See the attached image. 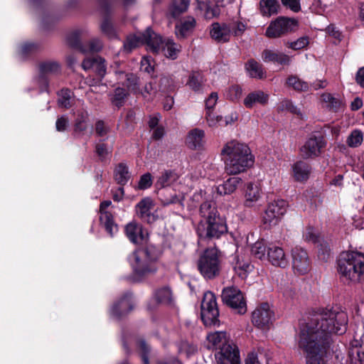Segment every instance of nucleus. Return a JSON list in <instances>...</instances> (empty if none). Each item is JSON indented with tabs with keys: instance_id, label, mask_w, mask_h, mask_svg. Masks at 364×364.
Returning a JSON list of instances; mask_svg holds the SVG:
<instances>
[{
	"instance_id": "nucleus-55",
	"label": "nucleus",
	"mask_w": 364,
	"mask_h": 364,
	"mask_svg": "<svg viewBox=\"0 0 364 364\" xmlns=\"http://www.w3.org/2000/svg\"><path fill=\"white\" fill-rule=\"evenodd\" d=\"M321 99L323 102L326 103V105L329 107L331 109H337L341 105V101L338 99L332 96L329 93H324L321 95Z\"/></svg>"
},
{
	"instance_id": "nucleus-36",
	"label": "nucleus",
	"mask_w": 364,
	"mask_h": 364,
	"mask_svg": "<svg viewBox=\"0 0 364 364\" xmlns=\"http://www.w3.org/2000/svg\"><path fill=\"white\" fill-rule=\"evenodd\" d=\"M242 183L239 177H231L217 188L218 193L220 195L232 193Z\"/></svg>"
},
{
	"instance_id": "nucleus-3",
	"label": "nucleus",
	"mask_w": 364,
	"mask_h": 364,
	"mask_svg": "<svg viewBox=\"0 0 364 364\" xmlns=\"http://www.w3.org/2000/svg\"><path fill=\"white\" fill-rule=\"evenodd\" d=\"M206 348L218 350L215 354L217 364H240L237 347L229 340L226 332L215 331L206 336Z\"/></svg>"
},
{
	"instance_id": "nucleus-50",
	"label": "nucleus",
	"mask_w": 364,
	"mask_h": 364,
	"mask_svg": "<svg viewBox=\"0 0 364 364\" xmlns=\"http://www.w3.org/2000/svg\"><path fill=\"white\" fill-rule=\"evenodd\" d=\"M100 28L102 32L106 35L109 38L114 39L117 38V33L114 28L112 23L108 18H105L102 21Z\"/></svg>"
},
{
	"instance_id": "nucleus-53",
	"label": "nucleus",
	"mask_w": 364,
	"mask_h": 364,
	"mask_svg": "<svg viewBox=\"0 0 364 364\" xmlns=\"http://www.w3.org/2000/svg\"><path fill=\"white\" fill-rule=\"evenodd\" d=\"M197 351L196 346L187 341H181L178 345V352L180 354H184L186 357H189Z\"/></svg>"
},
{
	"instance_id": "nucleus-34",
	"label": "nucleus",
	"mask_w": 364,
	"mask_h": 364,
	"mask_svg": "<svg viewBox=\"0 0 364 364\" xmlns=\"http://www.w3.org/2000/svg\"><path fill=\"white\" fill-rule=\"evenodd\" d=\"M233 268L239 277L245 278L247 274L252 271V266L250 264L249 259H244L239 256H235Z\"/></svg>"
},
{
	"instance_id": "nucleus-41",
	"label": "nucleus",
	"mask_w": 364,
	"mask_h": 364,
	"mask_svg": "<svg viewBox=\"0 0 364 364\" xmlns=\"http://www.w3.org/2000/svg\"><path fill=\"white\" fill-rule=\"evenodd\" d=\"M245 68L251 77L261 79L264 76L262 65L253 59L247 62Z\"/></svg>"
},
{
	"instance_id": "nucleus-10",
	"label": "nucleus",
	"mask_w": 364,
	"mask_h": 364,
	"mask_svg": "<svg viewBox=\"0 0 364 364\" xmlns=\"http://www.w3.org/2000/svg\"><path fill=\"white\" fill-rule=\"evenodd\" d=\"M219 310L216 298L211 291L204 293L201 303V318L205 326L215 325L218 322Z\"/></svg>"
},
{
	"instance_id": "nucleus-24",
	"label": "nucleus",
	"mask_w": 364,
	"mask_h": 364,
	"mask_svg": "<svg viewBox=\"0 0 364 364\" xmlns=\"http://www.w3.org/2000/svg\"><path fill=\"white\" fill-rule=\"evenodd\" d=\"M125 232L127 237L133 243L142 242L147 235L142 226L134 221L130 222L126 225Z\"/></svg>"
},
{
	"instance_id": "nucleus-5",
	"label": "nucleus",
	"mask_w": 364,
	"mask_h": 364,
	"mask_svg": "<svg viewBox=\"0 0 364 364\" xmlns=\"http://www.w3.org/2000/svg\"><path fill=\"white\" fill-rule=\"evenodd\" d=\"M159 257L158 249L148 245L132 252L129 257V262L136 274L144 276L156 271L155 262Z\"/></svg>"
},
{
	"instance_id": "nucleus-23",
	"label": "nucleus",
	"mask_w": 364,
	"mask_h": 364,
	"mask_svg": "<svg viewBox=\"0 0 364 364\" xmlns=\"http://www.w3.org/2000/svg\"><path fill=\"white\" fill-rule=\"evenodd\" d=\"M196 26V20L192 16H187L178 21L175 26V34L178 39L188 36Z\"/></svg>"
},
{
	"instance_id": "nucleus-32",
	"label": "nucleus",
	"mask_w": 364,
	"mask_h": 364,
	"mask_svg": "<svg viewBox=\"0 0 364 364\" xmlns=\"http://www.w3.org/2000/svg\"><path fill=\"white\" fill-rule=\"evenodd\" d=\"M293 176L297 181H304L309 178L311 173L310 166L304 161H297L292 166Z\"/></svg>"
},
{
	"instance_id": "nucleus-17",
	"label": "nucleus",
	"mask_w": 364,
	"mask_h": 364,
	"mask_svg": "<svg viewBox=\"0 0 364 364\" xmlns=\"http://www.w3.org/2000/svg\"><path fill=\"white\" fill-rule=\"evenodd\" d=\"M274 313L268 304L264 303L257 307L252 312V323L259 328L267 327L272 321Z\"/></svg>"
},
{
	"instance_id": "nucleus-52",
	"label": "nucleus",
	"mask_w": 364,
	"mask_h": 364,
	"mask_svg": "<svg viewBox=\"0 0 364 364\" xmlns=\"http://www.w3.org/2000/svg\"><path fill=\"white\" fill-rule=\"evenodd\" d=\"M252 254L257 258L262 259L265 256L266 246L264 240H258L251 247Z\"/></svg>"
},
{
	"instance_id": "nucleus-21",
	"label": "nucleus",
	"mask_w": 364,
	"mask_h": 364,
	"mask_svg": "<svg viewBox=\"0 0 364 364\" xmlns=\"http://www.w3.org/2000/svg\"><path fill=\"white\" fill-rule=\"evenodd\" d=\"M157 37L160 39V41L159 42V49L157 51L152 52L158 53L161 51L166 58L173 60L176 59L181 50V46L177 45L172 39L167 38L166 40H163L158 34Z\"/></svg>"
},
{
	"instance_id": "nucleus-19",
	"label": "nucleus",
	"mask_w": 364,
	"mask_h": 364,
	"mask_svg": "<svg viewBox=\"0 0 364 364\" xmlns=\"http://www.w3.org/2000/svg\"><path fill=\"white\" fill-rule=\"evenodd\" d=\"M111 204L112 202L110 200H105L101 203L100 206V220L107 232L112 236L117 232L118 228L114 223L112 215L106 210V208H107Z\"/></svg>"
},
{
	"instance_id": "nucleus-46",
	"label": "nucleus",
	"mask_w": 364,
	"mask_h": 364,
	"mask_svg": "<svg viewBox=\"0 0 364 364\" xmlns=\"http://www.w3.org/2000/svg\"><path fill=\"white\" fill-rule=\"evenodd\" d=\"M155 297L158 302L164 304H171L173 301L172 291L167 287L158 289L155 293Z\"/></svg>"
},
{
	"instance_id": "nucleus-31",
	"label": "nucleus",
	"mask_w": 364,
	"mask_h": 364,
	"mask_svg": "<svg viewBox=\"0 0 364 364\" xmlns=\"http://www.w3.org/2000/svg\"><path fill=\"white\" fill-rule=\"evenodd\" d=\"M260 198V188L256 183H249L245 193L244 204L247 207H252Z\"/></svg>"
},
{
	"instance_id": "nucleus-40",
	"label": "nucleus",
	"mask_w": 364,
	"mask_h": 364,
	"mask_svg": "<svg viewBox=\"0 0 364 364\" xmlns=\"http://www.w3.org/2000/svg\"><path fill=\"white\" fill-rule=\"evenodd\" d=\"M40 73L42 75H55L60 72V64L54 60H46L39 64Z\"/></svg>"
},
{
	"instance_id": "nucleus-13",
	"label": "nucleus",
	"mask_w": 364,
	"mask_h": 364,
	"mask_svg": "<svg viewBox=\"0 0 364 364\" xmlns=\"http://www.w3.org/2000/svg\"><path fill=\"white\" fill-rule=\"evenodd\" d=\"M291 262L294 272L298 274H306L310 270L311 262L307 252L301 247L291 250Z\"/></svg>"
},
{
	"instance_id": "nucleus-27",
	"label": "nucleus",
	"mask_w": 364,
	"mask_h": 364,
	"mask_svg": "<svg viewBox=\"0 0 364 364\" xmlns=\"http://www.w3.org/2000/svg\"><path fill=\"white\" fill-rule=\"evenodd\" d=\"M178 180V174L173 171H164L158 178L156 182V187L159 190L172 188Z\"/></svg>"
},
{
	"instance_id": "nucleus-12",
	"label": "nucleus",
	"mask_w": 364,
	"mask_h": 364,
	"mask_svg": "<svg viewBox=\"0 0 364 364\" xmlns=\"http://www.w3.org/2000/svg\"><path fill=\"white\" fill-rule=\"evenodd\" d=\"M287 206V203L284 200H277L269 203L263 215L264 224L269 227L277 225L286 213Z\"/></svg>"
},
{
	"instance_id": "nucleus-33",
	"label": "nucleus",
	"mask_w": 364,
	"mask_h": 364,
	"mask_svg": "<svg viewBox=\"0 0 364 364\" xmlns=\"http://www.w3.org/2000/svg\"><path fill=\"white\" fill-rule=\"evenodd\" d=\"M262 58L265 62L277 63L281 65H288L290 62V58L289 55L283 53L275 52L269 50H264Z\"/></svg>"
},
{
	"instance_id": "nucleus-29",
	"label": "nucleus",
	"mask_w": 364,
	"mask_h": 364,
	"mask_svg": "<svg viewBox=\"0 0 364 364\" xmlns=\"http://www.w3.org/2000/svg\"><path fill=\"white\" fill-rule=\"evenodd\" d=\"M205 81L206 80L202 73L193 71L188 76L186 85L194 92H201L203 91Z\"/></svg>"
},
{
	"instance_id": "nucleus-7",
	"label": "nucleus",
	"mask_w": 364,
	"mask_h": 364,
	"mask_svg": "<svg viewBox=\"0 0 364 364\" xmlns=\"http://www.w3.org/2000/svg\"><path fill=\"white\" fill-rule=\"evenodd\" d=\"M160 39L151 28H147L144 33H137L127 36L124 42L123 48L127 53H130L139 46L146 44L150 51H157L159 49Z\"/></svg>"
},
{
	"instance_id": "nucleus-58",
	"label": "nucleus",
	"mask_w": 364,
	"mask_h": 364,
	"mask_svg": "<svg viewBox=\"0 0 364 364\" xmlns=\"http://www.w3.org/2000/svg\"><path fill=\"white\" fill-rule=\"evenodd\" d=\"M152 184V177L149 173L142 175L138 183V188L141 190L146 189L151 187Z\"/></svg>"
},
{
	"instance_id": "nucleus-14",
	"label": "nucleus",
	"mask_w": 364,
	"mask_h": 364,
	"mask_svg": "<svg viewBox=\"0 0 364 364\" xmlns=\"http://www.w3.org/2000/svg\"><path fill=\"white\" fill-rule=\"evenodd\" d=\"M296 26L294 21L287 18H278L272 21L266 30V36L269 38H278L291 31Z\"/></svg>"
},
{
	"instance_id": "nucleus-11",
	"label": "nucleus",
	"mask_w": 364,
	"mask_h": 364,
	"mask_svg": "<svg viewBox=\"0 0 364 364\" xmlns=\"http://www.w3.org/2000/svg\"><path fill=\"white\" fill-rule=\"evenodd\" d=\"M224 304L234 309L240 314L247 311V305L242 291L236 287H227L223 289L221 294Z\"/></svg>"
},
{
	"instance_id": "nucleus-2",
	"label": "nucleus",
	"mask_w": 364,
	"mask_h": 364,
	"mask_svg": "<svg viewBox=\"0 0 364 364\" xmlns=\"http://www.w3.org/2000/svg\"><path fill=\"white\" fill-rule=\"evenodd\" d=\"M225 170L229 175H237L250 168L255 157L247 144L235 139L227 141L220 150Z\"/></svg>"
},
{
	"instance_id": "nucleus-16",
	"label": "nucleus",
	"mask_w": 364,
	"mask_h": 364,
	"mask_svg": "<svg viewBox=\"0 0 364 364\" xmlns=\"http://www.w3.org/2000/svg\"><path fill=\"white\" fill-rule=\"evenodd\" d=\"M325 146L326 141L322 136L311 137L301 147L300 154L304 159L317 156Z\"/></svg>"
},
{
	"instance_id": "nucleus-1",
	"label": "nucleus",
	"mask_w": 364,
	"mask_h": 364,
	"mask_svg": "<svg viewBox=\"0 0 364 364\" xmlns=\"http://www.w3.org/2000/svg\"><path fill=\"white\" fill-rule=\"evenodd\" d=\"M348 324L346 312L323 309L300 326L298 346L306 353V364H326L327 350L333 334H343Z\"/></svg>"
},
{
	"instance_id": "nucleus-28",
	"label": "nucleus",
	"mask_w": 364,
	"mask_h": 364,
	"mask_svg": "<svg viewBox=\"0 0 364 364\" xmlns=\"http://www.w3.org/2000/svg\"><path fill=\"white\" fill-rule=\"evenodd\" d=\"M205 132L203 130L196 128L191 130L186 137V142L188 147L193 149H200L204 144Z\"/></svg>"
},
{
	"instance_id": "nucleus-51",
	"label": "nucleus",
	"mask_w": 364,
	"mask_h": 364,
	"mask_svg": "<svg viewBox=\"0 0 364 364\" xmlns=\"http://www.w3.org/2000/svg\"><path fill=\"white\" fill-rule=\"evenodd\" d=\"M128 92L127 91L122 87H117L111 98L112 104L117 107H120L123 105L125 98L127 97Z\"/></svg>"
},
{
	"instance_id": "nucleus-56",
	"label": "nucleus",
	"mask_w": 364,
	"mask_h": 364,
	"mask_svg": "<svg viewBox=\"0 0 364 364\" xmlns=\"http://www.w3.org/2000/svg\"><path fill=\"white\" fill-rule=\"evenodd\" d=\"M242 94V89L240 86L235 85L230 86L226 91V97L232 101L237 100L240 98Z\"/></svg>"
},
{
	"instance_id": "nucleus-42",
	"label": "nucleus",
	"mask_w": 364,
	"mask_h": 364,
	"mask_svg": "<svg viewBox=\"0 0 364 364\" xmlns=\"http://www.w3.org/2000/svg\"><path fill=\"white\" fill-rule=\"evenodd\" d=\"M89 119L88 113L85 109L77 111V117L75 121V131L83 132L88 127Z\"/></svg>"
},
{
	"instance_id": "nucleus-63",
	"label": "nucleus",
	"mask_w": 364,
	"mask_h": 364,
	"mask_svg": "<svg viewBox=\"0 0 364 364\" xmlns=\"http://www.w3.org/2000/svg\"><path fill=\"white\" fill-rule=\"evenodd\" d=\"M318 256L321 260H328L330 256V248L328 245L321 244L318 250Z\"/></svg>"
},
{
	"instance_id": "nucleus-49",
	"label": "nucleus",
	"mask_w": 364,
	"mask_h": 364,
	"mask_svg": "<svg viewBox=\"0 0 364 364\" xmlns=\"http://www.w3.org/2000/svg\"><path fill=\"white\" fill-rule=\"evenodd\" d=\"M363 140V135L361 131L355 129L351 132L350 134L347 138L346 143L350 147H358L360 146Z\"/></svg>"
},
{
	"instance_id": "nucleus-25",
	"label": "nucleus",
	"mask_w": 364,
	"mask_h": 364,
	"mask_svg": "<svg viewBox=\"0 0 364 364\" xmlns=\"http://www.w3.org/2000/svg\"><path fill=\"white\" fill-rule=\"evenodd\" d=\"M158 196L164 205H169L178 203L181 204L184 198L183 194L177 193L174 188L159 190Z\"/></svg>"
},
{
	"instance_id": "nucleus-38",
	"label": "nucleus",
	"mask_w": 364,
	"mask_h": 364,
	"mask_svg": "<svg viewBox=\"0 0 364 364\" xmlns=\"http://www.w3.org/2000/svg\"><path fill=\"white\" fill-rule=\"evenodd\" d=\"M259 6L261 14L266 16L277 14L280 7L278 0H260Z\"/></svg>"
},
{
	"instance_id": "nucleus-9",
	"label": "nucleus",
	"mask_w": 364,
	"mask_h": 364,
	"mask_svg": "<svg viewBox=\"0 0 364 364\" xmlns=\"http://www.w3.org/2000/svg\"><path fill=\"white\" fill-rule=\"evenodd\" d=\"M196 231L200 240L219 238L227 232L228 228L225 220L218 217L206 221L201 220Z\"/></svg>"
},
{
	"instance_id": "nucleus-57",
	"label": "nucleus",
	"mask_w": 364,
	"mask_h": 364,
	"mask_svg": "<svg viewBox=\"0 0 364 364\" xmlns=\"http://www.w3.org/2000/svg\"><path fill=\"white\" fill-rule=\"evenodd\" d=\"M69 126L68 117L65 115L59 117L55 122V129L58 132H65Z\"/></svg>"
},
{
	"instance_id": "nucleus-6",
	"label": "nucleus",
	"mask_w": 364,
	"mask_h": 364,
	"mask_svg": "<svg viewBox=\"0 0 364 364\" xmlns=\"http://www.w3.org/2000/svg\"><path fill=\"white\" fill-rule=\"evenodd\" d=\"M246 28V24L239 21L224 23H214L211 26L210 34L218 43H226L232 36H241Z\"/></svg>"
},
{
	"instance_id": "nucleus-54",
	"label": "nucleus",
	"mask_w": 364,
	"mask_h": 364,
	"mask_svg": "<svg viewBox=\"0 0 364 364\" xmlns=\"http://www.w3.org/2000/svg\"><path fill=\"white\" fill-rule=\"evenodd\" d=\"M309 43V38L307 36H303L298 38L296 41L286 43V46L289 48L296 50L306 48Z\"/></svg>"
},
{
	"instance_id": "nucleus-47",
	"label": "nucleus",
	"mask_w": 364,
	"mask_h": 364,
	"mask_svg": "<svg viewBox=\"0 0 364 364\" xmlns=\"http://www.w3.org/2000/svg\"><path fill=\"white\" fill-rule=\"evenodd\" d=\"M205 119L208 126L213 129L224 127L223 117L221 115L214 114L213 112L205 113Z\"/></svg>"
},
{
	"instance_id": "nucleus-62",
	"label": "nucleus",
	"mask_w": 364,
	"mask_h": 364,
	"mask_svg": "<svg viewBox=\"0 0 364 364\" xmlns=\"http://www.w3.org/2000/svg\"><path fill=\"white\" fill-rule=\"evenodd\" d=\"M38 46L34 43H26L21 47V53L23 55H28L36 51L38 49Z\"/></svg>"
},
{
	"instance_id": "nucleus-15",
	"label": "nucleus",
	"mask_w": 364,
	"mask_h": 364,
	"mask_svg": "<svg viewBox=\"0 0 364 364\" xmlns=\"http://www.w3.org/2000/svg\"><path fill=\"white\" fill-rule=\"evenodd\" d=\"M155 203L151 198H144L136 205V212L139 218L147 223H152L157 219L155 214Z\"/></svg>"
},
{
	"instance_id": "nucleus-61",
	"label": "nucleus",
	"mask_w": 364,
	"mask_h": 364,
	"mask_svg": "<svg viewBox=\"0 0 364 364\" xmlns=\"http://www.w3.org/2000/svg\"><path fill=\"white\" fill-rule=\"evenodd\" d=\"M303 237L306 240L309 242H312L314 243L318 242V237L316 235L314 229L311 227H309L306 229Z\"/></svg>"
},
{
	"instance_id": "nucleus-64",
	"label": "nucleus",
	"mask_w": 364,
	"mask_h": 364,
	"mask_svg": "<svg viewBox=\"0 0 364 364\" xmlns=\"http://www.w3.org/2000/svg\"><path fill=\"white\" fill-rule=\"evenodd\" d=\"M284 6L289 7L294 11L300 10L299 0H282Z\"/></svg>"
},
{
	"instance_id": "nucleus-20",
	"label": "nucleus",
	"mask_w": 364,
	"mask_h": 364,
	"mask_svg": "<svg viewBox=\"0 0 364 364\" xmlns=\"http://www.w3.org/2000/svg\"><path fill=\"white\" fill-rule=\"evenodd\" d=\"M82 67L85 70H94L97 76L102 80L106 74L107 65L105 60L100 56L87 58L82 63Z\"/></svg>"
},
{
	"instance_id": "nucleus-39",
	"label": "nucleus",
	"mask_w": 364,
	"mask_h": 364,
	"mask_svg": "<svg viewBox=\"0 0 364 364\" xmlns=\"http://www.w3.org/2000/svg\"><path fill=\"white\" fill-rule=\"evenodd\" d=\"M191 0H173L169 6L168 15L173 18L179 16L186 12L188 8Z\"/></svg>"
},
{
	"instance_id": "nucleus-4",
	"label": "nucleus",
	"mask_w": 364,
	"mask_h": 364,
	"mask_svg": "<svg viewBox=\"0 0 364 364\" xmlns=\"http://www.w3.org/2000/svg\"><path fill=\"white\" fill-rule=\"evenodd\" d=\"M338 272L346 281L355 283L364 281V253L342 252L338 259Z\"/></svg>"
},
{
	"instance_id": "nucleus-8",
	"label": "nucleus",
	"mask_w": 364,
	"mask_h": 364,
	"mask_svg": "<svg viewBox=\"0 0 364 364\" xmlns=\"http://www.w3.org/2000/svg\"><path fill=\"white\" fill-rule=\"evenodd\" d=\"M220 267L218 250L215 247L206 249L198 260V269L205 279H211L218 277Z\"/></svg>"
},
{
	"instance_id": "nucleus-35",
	"label": "nucleus",
	"mask_w": 364,
	"mask_h": 364,
	"mask_svg": "<svg viewBox=\"0 0 364 364\" xmlns=\"http://www.w3.org/2000/svg\"><path fill=\"white\" fill-rule=\"evenodd\" d=\"M115 74L117 76V80L119 82L126 85L128 89L132 90L134 92H136L139 90L137 85V77L132 73H125L122 70H115Z\"/></svg>"
},
{
	"instance_id": "nucleus-22",
	"label": "nucleus",
	"mask_w": 364,
	"mask_h": 364,
	"mask_svg": "<svg viewBox=\"0 0 364 364\" xmlns=\"http://www.w3.org/2000/svg\"><path fill=\"white\" fill-rule=\"evenodd\" d=\"M267 256L269 262L274 265L284 267L287 265V259L284 250L277 245H270L267 249Z\"/></svg>"
},
{
	"instance_id": "nucleus-59",
	"label": "nucleus",
	"mask_w": 364,
	"mask_h": 364,
	"mask_svg": "<svg viewBox=\"0 0 364 364\" xmlns=\"http://www.w3.org/2000/svg\"><path fill=\"white\" fill-rule=\"evenodd\" d=\"M218 100V95L217 92H212L209 97L205 100V109L206 113L208 112H213V109L215 106Z\"/></svg>"
},
{
	"instance_id": "nucleus-37",
	"label": "nucleus",
	"mask_w": 364,
	"mask_h": 364,
	"mask_svg": "<svg viewBox=\"0 0 364 364\" xmlns=\"http://www.w3.org/2000/svg\"><path fill=\"white\" fill-rule=\"evenodd\" d=\"M200 215L203 218V221L220 217L215 203L211 201H205L201 204Z\"/></svg>"
},
{
	"instance_id": "nucleus-18",
	"label": "nucleus",
	"mask_w": 364,
	"mask_h": 364,
	"mask_svg": "<svg viewBox=\"0 0 364 364\" xmlns=\"http://www.w3.org/2000/svg\"><path fill=\"white\" fill-rule=\"evenodd\" d=\"M133 308L132 294H126L113 304L111 309V314L112 316L119 318L127 315Z\"/></svg>"
},
{
	"instance_id": "nucleus-43",
	"label": "nucleus",
	"mask_w": 364,
	"mask_h": 364,
	"mask_svg": "<svg viewBox=\"0 0 364 364\" xmlns=\"http://www.w3.org/2000/svg\"><path fill=\"white\" fill-rule=\"evenodd\" d=\"M114 177L119 184L125 185L130 177L128 167L124 164H119L115 168Z\"/></svg>"
},
{
	"instance_id": "nucleus-26",
	"label": "nucleus",
	"mask_w": 364,
	"mask_h": 364,
	"mask_svg": "<svg viewBox=\"0 0 364 364\" xmlns=\"http://www.w3.org/2000/svg\"><path fill=\"white\" fill-rule=\"evenodd\" d=\"M269 95L262 90L249 93L244 99L243 104L247 108H252L257 104L264 105L267 103Z\"/></svg>"
},
{
	"instance_id": "nucleus-60",
	"label": "nucleus",
	"mask_w": 364,
	"mask_h": 364,
	"mask_svg": "<svg viewBox=\"0 0 364 364\" xmlns=\"http://www.w3.org/2000/svg\"><path fill=\"white\" fill-rule=\"evenodd\" d=\"M139 347L141 351V358L144 364H149L148 353L149 352V347L146 343L141 340L139 341Z\"/></svg>"
},
{
	"instance_id": "nucleus-45",
	"label": "nucleus",
	"mask_w": 364,
	"mask_h": 364,
	"mask_svg": "<svg viewBox=\"0 0 364 364\" xmlns=\"http://www.w3.org/2000/svg\"><path fill=\"white\" fill-rule=\"evenodd\" d=\"M73 92L68 89H63L58 92V104L60 107L68 109L73 104Z\"/></svg>"
},
{
	"instance_id": "nucleus-30",
	"label": "nucleus",
	"mask_w": 364,
	"mask_h": 364,
	"mask_svg": "<svg viewBox=\"0 0 364 364\" xmlns=\"http://www.w3.org/2000/svg\"><path fill=\"white\" fill-rule=\"evenodd\" d=\"M87 34L88 31L85 28H74L67 33L66 42L72 48H80V39L87 36Z\"/></svg>"
},
{
	"instance_id": "nucleus-44",
	"label": "nucleus",
	"mask_w": 364,
	"mask_h": 364,
	"mask_svg": "<svg viewBox=\"0 0 364 364\" xmlns=\"http://www.w3.org/2000/svg\"><path fill=\"white\" fill-rule=\"evenodd\" d=\"M287 84L289 87L293 88L296 91L305 92L309 90V84L300 79L296 75H291L287 80Z\"/></svg>"
},
{
	"instance_id": "nucleus-48",
	"label": "nucleus",
	"mask_w": 364,
	"mask_h": 364,
	"mask_svg": "<svg viewBox=\"0 0 364 364\" xmlns=\"http://www.w3.org/2000/svg\"><path fill=\"white\" fill-rule=\"evenodd\" d=\"M349 357L351 364H364V346L352 348Z\"/></svg>"
}]
</instances>
